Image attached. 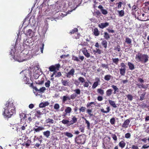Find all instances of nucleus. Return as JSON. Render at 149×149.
Here are the masks:
<instances>
[{
	"instance_id": "obj_1",
	"label": "nucleus",
	"mask_w": 149,
	"mask_h": 149,
	"mask_svg": "<svg viewBox=\"0 0 149 149\" xmlns=\"http://www.w3.org/2000/svg\"><path fill=\"white\" fill-rule=\"evenodd\" d=\"M5 106L3 115L6 117L10 118L13 114L15 113V106L13 102L10 100L7 101Z\"/></svg>"
},
{
	"instance_id": "obj_2",
	"label": "nucleus",
	"mask_w": 149,
	"mask_h": 149,
	"mask_svg": "<svg viewBox=\"0 0 149 149\" xmlns=\"http://www.w3.org/2000/svg\"><path fill=\"white\" fill-rule=\"evenodd\" d=\"M135 59L138 62L145 63L148 60V55L146 54H142L141 53L139 52L136 55Z\"/></svg>"
},
{
	"instance_id": "obj_3",
	"label": "nucleus",
	"mask_w": 149,
	"mask_h": 149,
	"mask_svg": "<svg viewBox=\"0 0 149 149\" xmlns=\"http://www.w3.org/2000/svg\"><path fill=\"white\" fill-rule=\"evenodd\" d=\"M27 126V125L25 122H21L17 127L16 130L17 131L18 130L20 131V130L21 131L24 130L26 129V127Z\"/></svg>"
},
{
	"instance_id": "obj_4",
	"label": "nucleus",
	"mask_w": 149,
	"mask_h": 149,
	"mask_svg": "<svg viewBox=\"0 0 149 149\" xmlns=\"http://www.w3.org/2000/svg\"><path fill=\"white\" fill-rule=\"evenodd\" d=\"M60 65L59 64L55 65H52L50 66L49 68V70L51 72H56V70H58Z\"/></svg>"
},
{
	"instance_id": "obj_5",
	"label": "nucleus",
	"mask_w": 149,
	"mask_h": 149,
	"mask_svg": "<svg viewBox=\"0 0 149 149\" xmlns=\"http://www.w3.org/2000/svg\"><path fill=\"white\" fill-rule=\"evenodd\" d=\"M86 141V139L85 138L81 136H80L78 137L77 140V141H76V143L77 144H84L85 143Z\"/></svg>"
},
{
	"instance_id": "obj_6",
	"label": "nucleus",
	"mask_w": 149,
	"mask_h": 149,
	"mask_svg": "<svg viewBox=\"0 0 149 149\" xmlns=\"http://www.w3.org/2000/svg\"><path fill=\"white\" fill-rule=\"evenodd\" d=\"M45 128L42 126H38L35 125V127L33 128V130H34V133L38 132L40 131L45 130Z\"/></svg>"
},
{
	"instance_id": "obj_7",
	"label": "nucleus",
	"mask_w": 149,
	"mask_h": 149,
	"mask_svg": "<svg viewBox=\"0 0 149 149\" xmlns=\"http://www.w3.org/2000/svg\"><path fill=\"white\" fill-rule=\"evenodd\" d=\"M75 70L72 68L66 74V77L67 78H70L71 76H73L74 74Z\"/></svg>"
},
{
	"instance_id": "obj_8",
	"label": "nucleus",
	"mask_w": 149,
	"mask_h": 149,
	"mask_svg": "<svg viewBox=\"0 0 149 149\" xmlns=\"http://www.w3.org/2000/svg\"><path fill=\"white\" fill-rule=\"evenodd\" d=\"M82 49L83 53L86 57L88 58L90 57V54L88 52L86 47L82 48Z\"/></svg>"
},
{
	"instance_id": "obj_9",
	"label": "nucleus",
	"mask_w": 149,
	"mask_h": 149,
	"mask_svg": "<svg viewBox=\"0 0 149 149\" xmlns=\"http://www.w3.org/2000/svg\"><path fill=\"white\" fill-rule=\"evenodd\" d=\"M72 120L70 121H69V123L68 125V126H69L75 123L77 121V118L75 116H72Z\"/></svg>"
},
{
	"instance_id": "obj_10",
	"label": "nucleus",
	"mask_w": 149,
	"mask_h": 149,
	"mask_svg": "<svg viewBox=\"0 0 149 149\" xmlns=\"http://www.w3.org/2000/svg\"><path fill=\"white\" fill-rule=\"evenodd\" d=\"M72 120L70 121H69V123L68 125V126H69L75 123L77 121V118L75 116H72Z\"/></svg>"
},
{
	"instance_id": "obj_11",
	"label": "nucleus",
	"mask_w": 149,
	"mask_h": 149,
	"mask_svg": "<svg viewBox=\"0 0 149 149\" xmlns=\"http://www.w3.org/2000/svg\"><path fill=\"white\" fill-rule=\"evenodd\" d=\"M79 58L74 56H72V60H74V61L78 62L79 61V59H80L81 61H83V60H84V57L83 56L80 55H79Z\"/></svg>"
},
{
	"instance_id": "obj_12",
	"label": "nucleus",
	"mask_w": 149,
	"mask_h": 149,
	"mask_svg": "<svg viewBox=\"0 0 149 149\" xmlns=\"http://www.w3.org/2000/svg\"><path fill=\"white\" fill-rule=\"evenodd\" d=\"M130 122V121L129 119L126 120L123 124L122 125V127L125 129L127 128Z\"/></svg>"
},
{
	"instance_id": "obj_13",
	"label": "nucleus",
	"mask_w": 149,
	"mask_h": 149,
	"mask_svg": "<svg viewBox=\"0 0 149 149\" xmlns=\"http://www.w3.org/2000/svg\"><path fill=\"white\" fill-rule=\"evenodd\" d=\"M109 25V23L107 22H106L104 23H101L98 25V26L101 29H103L104 28L107 27Z\"/></svg>"
},
{
	"instance_id": "obj_14",
	"label": "nucleus",
	"mask_w": 149,
	"mask_h": 149,
	"mask_svg": "<svg viewBox=\"0 0 149 149\" xmlns=\"http://www.w3.org/2000/svg\"><path fill=\"white\" fill-rule=\"evenodd\" d=\"M13 58L15 60L19 62L24 61V60L22 58L20 55L17 56H14L13 57Z\"/></svg>"
},
{
	"instance_id": "obj_15",
	"label": "nucleus",
	"mask_w": 149,
	"mask_h": 149,
	"mask_svg": "<svg viewBox=\"0 0 149 149\" xmlns=\"http://www.w3.org/2000/svg\"><path fill=\"white\" fill-rule=\"evenodd\" d=\"M49 104V103L47 102H44L41 103L39 105V107L40 108H43L48 106Z\"/></svg>"
},
{
	"instance_id": "obj_16",
	"label": "nucleus",
	"mask_w": 149,
	"mask_h": 149,
	"mask_svg": "<svg viewBox=\"0 0 149 149\" xmlns=\"http://www.w3.org/2000/svg\"><path fill=\"white\" fill-rule=\"evenodd\" d=\"M93 34L95 36H98L100 34V32L97 28H95L93 31Z\"/></svg>"
},
{
	"instance_id": "obj_17",
	"label": "nucleus",
	"mask_w": 149,
	"mask_h": 149,
	"mask_svg": "<svg viewBox=\"0 0 149 149\" xmlns=\"http://www.w3.org/2000/svg\"><path fill=\"white\" fill-rule=\"evenodd\" d=\"M72 111L71 108L70 107H66V109H65V115H63V116H65L66 115H67L68 113H70Z\"/></svg>"
},
{
	"instance_id": "obj_18",
	"label": "nucleus",
	"mask_w": 149,
	"mask_h": 149,
	"mask_svg": "<svg viewBox=\"0 0 149 149\" xmlns=\"http://www.w3.org/2000/svg\"><path fill=\"white\" fill-rule=\"evenodd\" d=\"M113 77L110 74H107L104 77V79L107 81H109L110 79H112Z\"/></svg>"
},
{
	"instance_id": "obj_19",
	"label": "nucleus",
	"mask_w": 149,
	"mask_h": 149,
	"mask_svg": "<svg viewBox=\"0 0 149 149\" xmlns=\"http://www.w3.org/2000/svg\"><path fill=\"white\" fill-rule=\"evenodd\" d=\"M128 65L129 66V69L131 70H133L134 69V66L132 63L128 62Z\"/></svg>"
},
{
	"instance_id": "obj_20",
	"label": "nucleus",
	"mask_w": 149,
	"mask_h": 149,
	"mask_svg": "<svg viewBox=\"0 0 149 149\" xmlns=\"http://www.w3.org/2000/svg\"><path fill=\"white\" fill-rule=\"evenodd\" d=\"M26 35L27 36H29V37H32L33 35L32 31L30 29H29L26 33Z\"/></svg>"
},
{
	"instance_id": "obj_21",
	"label": "nucleus",
	"mask_w": 149,
	"mask_h": 149,
	"mask_svg": "<svg viewBox=\"0 0 149 149\" xmlns=\"http://www.w3.org/2000/svg\"><path fill=\"white\" fill-rule=\"evenodd\" d=\"M43 135L47 138L49 137L50 135V132L49 131L47 130L43 132Z\"/></svg>"
},
{
	"instance_id": "obj_22",
	"label": "nucleus",
	"mask_w": 149,
	"mask_h": 149,
	"mask_svg": "<svg viewBox=\"0 0 149 149\" xmlns=\"http://www.w3.org/2000/svg\"><path fill=\"white\" fill-rule=\"evenodd\" d=\"M126 68H121L119 69L120 74L122 76H124L125 73Z\"/></svg>"
},
{
	"instance_id": "obj_23",
	"label": "nucleus",
	"mask_w": 149,
	"mask_h": 149,
	"mask_svg": "<svg viewBox=\"0 0 149 149\" xmlns=\"http://www.w3.org/2000/svg\"><path fill=\"white\" fill-rule=\"evenodd\" d=\"M108 101L110 104L113 108H116L117 107V106L114 101L111 100H109Z\"/></svg>"
},
{
	"instance_id": "obj_24",
	"label": "nucleus",
	"mask_w": 149,
	"mask_h": 149,
	"mask_svg": "<svg viewBox=\"0 0 149 149\" xmlns=\"http://www.w3.org/2000/svg\"><path fill=\"white\" fill-rule=\"evenodd\" d=\"M118 145L120 147L123 148L125 147L126 143L123 141H122L119 143Z\"/></svg>"
},
{
	"instance_id": "obj_25",
	"label": "nucleus",
	"mask_w": 149,
	"mask_h": 149,
	"mask_svg": "<svg viewBox=\"0 0 149 149\" xmlns=\"http://www.w3.org/2000/svg\"><path fill=\"white\" fill-rule=\"evenodd\" d=\"M111 87L114 90L113 92L114 94H116V92H119L118 89L116 86L114 85H112L111 86Z\"/></svg>"
},
{
	"instance_id": "obj_26",
	"label": "nucleus",
	"mask_w": 149,
	"mask_h": 149,
	"mask_svg": "<svg viewBox=\"0 0 149 149\" xmlns=\"http://www.w3.org/2000/svg\"><path fill=\"white\" fill-rule=\"evenodd\" d=\"M106 109L107 111H105L104 109L102 108L100 109V111L101 112L103 113H107L109 112L110 110V107H108L106 108Z\"/></svg>"
},
{
	"instance_id": "obj_27",
	"label": "nucleus",
	"mask_w": 149,
	"mask_h": 149,
	"mask_svg": "<svg viewBox=\"0 0 149 149\" xmlns=\"http://www.w3.org/2000/svg\"><path fill=\"white\" fill-rule=\"evenodd\" d=\"M112 90L111 89H109L107 90L106 91V95L107 96H110L111 95Z\"/></svg>"
},
{
	"instance_id": "obj_28",
	"label": "nucleus",
	"mask_w": 149,
	"mask_h": 149,
	"mask_svg": "<svg viewBox=\"0 0 149 149\" xmlns=\"http://www.w3.org/2000/svg\"><path fill=\"white\" fill-rule=\"evenodd\" d=\"M101 44L105 49L107 48V42L106 40H103L102 41Z\"/></svg>"
},
{
	"instance_id": "obj_29",
	"label": "nucleus",
	"mask_w": 149,
	"mask_h": 149,
	"mask_svg": "<svg viewBox=\"0 0 149 149\" xmlns=\"http://www.w3.org/2000/svg\"><path fill=\"white\" fill-rule=\"evenodd\" d=\"M67 100H70L69 97L66 95L64 96L63 97L62 100L63 102L65 103Z\"/></svg>"
},
{
	"instance_id": "obj_30",
	"label": "nucleus",
	"mask_w": 149,
	"mask_h": 149,
	"mask_svg": "<svg viewBox=\"0 0 149 149\" xmlns=\"http://www.w3.org/2000/svg\"><path fill=\"white\" fill-rule=\"evenodd\" d=\"M118 13L119 16L120 17H123L124 15V11L123 10L117 11Z\"/></svg>"
},
{
	"instance_id": "obj_31",
	"label": "nucleus",
	"mask_w": 149,
	"mask_h": 149,
	"mask_svg": "<svg viewBox=\"0 0 149 149\" xmlns=\"http://www.w3.org/2000/svg\"><path fill=\"white\" fill-rule=\"evenodd\" d=\"M125 42L128 44L131 45L132 40L130 38L128 37H126L125 38Z\"/></svg>"
},
{
	"instance_id": "obj_32",
	"label": "nucleus",
	"mask_w": 149,
	"mask_h": 149,
	"mask_svg": "<svg viewBox=\"0 0 149 149\" xmlns=\"http://www.w3.org/2000/svg\"><path fill=\"white\" fill-rule=\"evenodd\" d=\"M45 122L47 123L53 124L54 123V120L49 118L45 120Z\"/></svg>"
},
{
	"instance_id": "obj_33",
	"label": "nucleus",
	"mask_w": 149,
	"mask_h": 149,
	"mask_svg": "<svg viewBox=\"0 0 149 149\" xmlns=\"http://www.w3.org/2000/svg\"><path fill=\"white\" fill-rule=\"evenodd\" d=\"M104 37L105 39L107 40L110 38L109 35L107 32H104Z\"/></svg>"
},
{
	"instance_id": "obj_34",
	"label": "nucleus",
	"mask_w": 149,
	"mask_h": 149,
	"mask_svg": "<svg viewBox=\"0 0 149 149\" xmlns=\"http://www.w3.org/2000/svg\"><path fill=\"white\" fill-rule=\"evenodd\" d=\"M97 91V92L101 95H103L104 94V91L101 88H98Z\"/></svg>"
},
{
	"instance_id": "obj_35",
	"label": "nucleus",
	"mask_w": 149,
	"mask_h": 149,
	"mask_svg": "<svg viewBox=\"0 0 149 149\" xmlns=\"http://www.w3.org/2000/svg\"><path fill=\"white\" fill-rule=\"evenodd\" d=\"M65 135L68 138H71L73 136V135L71 133L66 132L64 133Z\"/></svg>"
},
{
	"instance_id": "obj_36",
	"label": "nucleus",
	"mask_w": 149,
	"mask_h": 149,
	"mask_svg": "<svg viewBox=\"0 0 149 149\" xmlns=\"http://www.w3.org/2000/svg\"><path fill=\"white\" fill-rule=\"evenodd\" d=\"M61 82L62 84L64 86H66L68 85V83H69L68 81L64 80L63 79L61 80Z\"/></svg>"
},
{
	"instance_id": "obj_37",
	"label": "nucleus",
	"mask_w": 149,
	"mask_h": 149,
	"mask_svg": "<svg viewBox=\"0 0 149 149\" xmlns=\"http://www.w3.org/2000/svg\"><path fill=\"white\" fill-rule=\"evenodd\" d=\"M99 85V82L98 81L95 82L92 86V88L93 89L95 88Z\"/></svg>"
},
{
	"instance_id": "obj_38",
	"label": "nucleus",
	"mask_w": 149,
	"mask_h": 149,
	"mask_svg": "<svg viewBox=\"0 0 149 149\" xmlns=\"http://www.w3.org/2000/svg\"><path fill=\"white\" fill-rule=\"evenodd\" d=\"M146 94V92H144L142 94H141L140 96V100L141 101H142L144 99V97L145 95Z\"/></svg>"
},
{
	"instance_id": "obj_39",
	"label": "nucleus",
	"mask_w": 149,
	"mask_h": 149,
	"mask_svg": "<svg viewBox=\"0 0 149 149\" xmlns=\"http://www.w3.org/2000/svg\"><path fill=\"white\" fill-rule=\"evenodd\" d=\"M84 118V120L85 121V123L87 124V127L88 129H89L90 128V123L87 120L86 118Z\"/></svg>"
},
{
	"instance_id": "obj_40",
	"label": "nucleus",
	"mask_w": 149,
	"mask_h": 149,
	"mask_svg": "<svg viewBox=\"0 0 149 149\" xmlns=\"http://www.w3.org/2000/svg\"><path fill=\"white\" fill-rule=\"evenodd\" d=\"M61 122L64 125H66L68 126L69 123V120H68L63 119L61 121Z\"/></svg>"
},
{
	"instance_id": "obj_41",
	"label": "nucleus",
	"mask_w": 149,
	"mask_h": 149,
	"mask_svg": "<svg viewBox=\"0 0 149 149\" xmlns=\"http://www.w3.org/2000/svg\"><path fill=\"white\" fill-rule=\"evenodd\" d=\"M128 100L129 101H132L133 99V96L131 94H128L127 95Z\"/></svg>"
},
{
	"instance_id": "obj_42",
	"label": "nucleus",
	"mask_w": 149,
	"mask_h": 149,
	"mask_svg": "<svg viewBox=\"0 0 149 149\" xmlns=\"http://www.w3.org/2000/svg\"><path fill=\"white\" fill-rule=\"evenodd\" d=\"M110 123L111 125H114L116 123L115 118H111L110 120Z\"/></svg>"
},
{
	"instance_id": "obj_43",
	"label": "nucleus",
	"mask_w": 149,
	"mask_h": 149,
	"mask_svg": "<svg viewBox=\"0 0 149 149\" xmlns=\"http://www.w3.org/2000/svg\"><path fill=\"white\" fill-rule=\"evenodd\" d=\"M45 90V87H43L40 88V89L39 90L38 89V91H36V92L38 91L41 93H43Z\"/></svg>"
},
{
	"instance_id": "obj_44",
	"label": "nucleus",
	"mask_w": 149,
	"mask_h": 149,
	"mask_svg": "<svg viewBox=\"0 0 149 149\" xmlns=\"http://www.w3.org/2000/svg\"><path fill=\"white\" fill-rule=\"evenodd\" d=\"M111 136L113 140L115 141H116L117 140V138L116 136L114 134H111Z\"/></svg>"
},
{
	"instance_id": "obj_45",
	"label": "nucleus",
	"mask_w": 149,
	"mask_h": 149,
	"mask_svg": "<svg viewBox=\"0 0 149 149\" xmlns=\"http://www.w3.org/2000/svg\"><path fill=\"white\" fill-rule=\"evenodd\" d=\"M86 112L90 116H93V114L91 113L92 112V109H88L86 110Z\"/></svg>"
},
{
	"instance_id": "obj_46",
	"label": "nucleus",
	"mask_w": 149,
	"mask_h": 149,
	"mask_svg": "<svg viewBox=\"0 0 149 149\" xmlns=\"http://www.w3.org/2000/svg\"><path fill=\"white\" fill-rule=\"evenodd\" d=\"M78 80L81 83H84L85 81L84 78L82 77H79L78 79Z\"/></svg>"
},
{
	"instance_id": "obj_47",
	"label": "nucleus",
	"mask_w": 149,
	"mask_h": 149,
	"mask_svg": "<svg viewBox=\"0 0 149 149\" xmlns=\"http://www.w3.org/2000/svg\"><path fill=\"white\" fill-rule=\"evenodd\" d=\"M113 61V63H115L116 64H118V62L119 61V59L118 58H113L112 59Z\"/></svg>"
},
{
	"instance_id": "obj_48",
	"label": "nucleus",
	"mask_w": 149,
	"mask_h": 149,
	"mask_svg": "<svg viewBox=\"0 0 149 149\" xmlns=\"http://www.w3.org/2000/svg\"><path fill=\"white\" fill-rule=\"evenodd\" d=\"M78 31V29L77 28H74V29H72L71 31L70 32V33L71 34H73L77 32Z\"/></svg>"
},
{
	"instance_id": "obj_49",
	"label": "nucleus",
	"mask_w": 149,
	"mask_h": 149,
	"mask_svg": "<svg viewBox=\"0 0 149 149\" xmlns=\"http://www.w3.org/2000/svg\"><path fill=\"white\" fill-rule=\"evenodd\" d=\"M36 114L37 116L39 117L42 114V113L40 112V111L38 110L36 111Z\"/></svg>"
},
{
	"instance_id": "obj_50",
	"label": "nucleus",
	"mask_w": 149,
	"mask_h": 149,
	"mask_svg": "<svg viewBox=\"0 0 149 149\" xmlns=\"http://www.w3.org/2000/svg\"><path fill=\"white\" fill-rule=\"evenodd\" d=\"M120 47L119 45H117L116 47H115L114 49L117 50L118 52H120Z\"/></svg>"
},
{
	"instance_id": "obj_51",
	"label": "nucleus",
	"mask_w": 149,
	"mask_h": 149,
	"mask_svg": "<svg viewBox=\"0 0 149 149\" xmlns=\"http://www.w3.org/2000/svg\"><path fill=\"white\" fill-rule=\"evenodd\" d=\"M77 95L76 94H73L70 95V100H74L75 97H77Z\"/></svg>"
},
{
	"instance_id": "obj_52",
	"label": "nucleus",
	"mask_w": 149,
	"mask_h": 149,
	"mask_svg": "<svg viewBox=\"0 0 149 149\" xmlns=\"http://www.w3.org/2000/svg\"><path fill=\"white\" fill-rule=\"evenodd\" d=\"M44 44L43 43H42L40 44V49L41 52V53H43V50L44 48Z\"/></svg>"
},
{
	"instance_id": "obj_53",
	"label": "nucleus",
	"mask_w": 149,
	"mask_h": 149,
	"mask_svg": "<svg viewBox=\"0 0 149 149\" xmlns=\"http://www.w3.org/2000/svg\"><path fill=\"white\" fill-rule=\"evenodd\" d=\"M101 67L105 69L108 68V64H102L101 65Z\"/></svg>"
},
{
	"instance_id": "obj_54",
	"label": "nucleus",
	"mask_w": 149,
	"mask_h": 149,
	"mask_svg": "<svg viewBox=\"0 0 149 149\" xmlns=\"http://www.w3.org/2000/svg\"><path fill=\"white\" fill-rule=\"evenodd\" d=\"M86 81L84 82V83L83 85V86L84 87H88L89 86V83H90V82L89 81Z\"/></svg>"
},
{
	"instance_id": "obj_55",
	"label": "nucleus",
	"mask_w": 149,
	"mask_h": 149,
	"mask_svg": "<svg viewBox=\"0 0 149 149\" xmlns=\"http://www.w3.org/2000/svg\"><path fill=\"white\" fill-rule=\"evenodd\" d=\"M86 108L85 107H82L80 108L79 109V113H80L81 112H84Z\"/></svg>"
},
{
	"instance_id": "obj_56",
	"label": "nucleus",
	"mask_w": 149,
	"mask_h": 149,
	"mask_svg": "<svg viewBox=\"0 0 149 149\" xmlns=\"http://www.w3.org/2000/svg\"><path fill=\"white\" fill-rule=\"evenodd\" d=\"M44 83V81L43 79H41L40 80H38V82L37 84L39 85H42V84Z\"/></svg>"
},
{
	"instance_id": "obj_57",
	"label": "nucleus",
	"mask_w": 149,
	"mask_h": 149,
	"mask_svg": "<svg viewBox=\"0 0 149 149\" xmlns=\"http://www.w3.org/2000/svg\"><path fill=\"white\" fill-rule=\"evenodd\" d=\"M101 11L103 15H106L108 13L107 11L105 9H103L101 10Z\"/></svg>"
},
{
	"instance_id": "obj_58",
	"label": "nucleus",
	"mask_w": 149,
	"mask_h": 149,
	"mask_svg": "<svg viewBox=\"0 0 149 149\" xmlns=\"http://www.w3.org/2000/svg\"><path fill=\"white\" fill-rule=\"evenodd\" d=\"M50 81L49 80H48L45 83V86L47 87H49L50 86Z\"/></svg>"
},
{
	"instance_id": "obj_59",
	"label": "nucleus",
	"mask_w": 149,
	"mask_h": 149,
	"mask_svg": "<svg viewBox=\"0 0 149 149\" xmlns=\"http://www.w3.org/2000/svg\"><path fill=\"white\" fill-rule=\"evenodd\" d=\"M139 9V8L135 5H134L132 7V10H135V11H136L138 10Z\"/></svg>"
},
{
	"instance_id": "obj_60",
	"label": "nucleus",
	"mask_w": 149,
	"mask_h": 149,
	"mask_svg": "<svg viewBox=\"0 0 149 149\" xmlns=\"http://www.w3.org/2000/svg\"><path fill=\"white\" fill-rule=\"evenodd\" d=\"M131 134L129 133L126 134L125 135V137L127 139L130 138L131 137Z\"/></svg>"
},
{
	"instance_id": "obj_61",
	"label": "nucleus",
	"mask_w": 149,
	"mask_h": 149,
	"mask_svg": "<svg viewBox=\"0 0 149 149\" xmlns=\"http://www.w3.org/2000/svg\"><path fill=\"white\" fill-rule=\"evenodd\" d=\"M132 149H139V147L137 145H133L132 146Z\"/></svg>"
},
{
	"instance_id": "obj_62",
	"label": "nucleus",
	"mask_w": 149,
	"mask_h": 149,
	"mask_svg": "<svg viewBox=\"0 0 149 149\" xmlns=\"http://www.w3.org/2000/svg\"><path fill=\"white\" fill-rule=\"evenodd\" d=\"M77 94L79 95L81 93L80 90L79 89H77L74 91Z\"/></svg>"
},
{
	"instance_id": "obj_63",
	"label": "nucleus",
	"mask_w": 149,
	"mask_h": 149,
	"mask_svg": "<svg viewBox=\"0 0 149 149\" xmlns=\"http://www.w3.org/2000/svg\"><path fill=\"white\" fill-rule=\"evenodd\" d=\"M60 107L59 105L58 104H56L54 105V108L56 109H59Z\"/></svg>"
},
{
	"instance_id": "obj_64",
	"label": "nucleus",
	"mask_w": 149,
	"mask_h": 149,
	"mask_svg": "<svg viewBox=\"0 0 149 149\" xmlns=\"http://www.w3.org/2000/svg\"><path fill=\"white\" fill-rule=\"evenodd\" d=\"M149 147V146L147 144L144 145L141 148V149H146Z\"/></svg>"
}]
</instances>
